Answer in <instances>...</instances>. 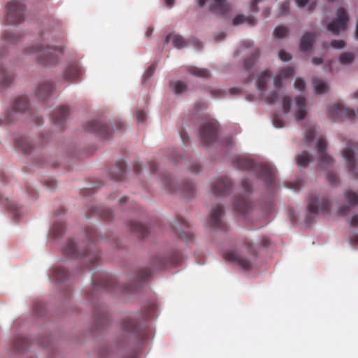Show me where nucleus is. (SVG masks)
Segmentation results:
<instances>
[{"instance_id": "nucleus-1", "label": "nucleus", "mask_w": 358, "mask_h": 358, "mask_svg": "<svg viewBox=\"0 0 358 358\" xmlns=\"http://www.w3.org/2000/svg\"><path fill=\"white\" fill-rule=\"evenodd\" d=\"M236 163L240 169L256 172L259 178L267 186L271 187L273 185L275 182V170L270 165L262 163L257 164L245 157H238L236 159Z\"/></svg>"}, {"instance_id": "nucleus-2", "label": "nucleus", "mask_w": 358, "mask_h": 358, "mask_svg": "<svg viewBox=\"0 0 358 358\" xmlns=\"http://www.w3.org/2000/svg\"><path fill=\"white\" fill-rule=\"evenodd\" d=\"M243 250L247 251L248 257H246L236 251L229 250L224 254V259L228 262L237 264L245 270H249L252 267V261L257 257V252L253 245V243L248 238L243 239L241 251Z\"/></svg>"}, {"instance_id": "nucleus-3", "label": "nucleus", "mask_w": 358, "mask_h": 358, "mask_svg": "<svg viewBox=\"0 0 358 358\" xmlns=\"http://www.w3.org/2000/svg\"><path fill=\"white\" fill-rule=\"evenodd\" d=\"M27 52L34 55L38 62L43 65H55L57 64L63 50L60 47L45 45L31 46L27 48Z\"/></svg>"}, {"instance_id": "nucleus-4", "label": "nucleus", "mask_w": 358, "mask_h": 358, "mask_svg": "<svg viewBox=\"0 0 358 358\" xmlns=\"http://www.w3.org/2000/svg\"><path fill=\"white\" fill-rule=\"evenodd\" d=\"M342 155L345 159L348 171L353 179H358V143H352L343 152Z\"/></svg>"}, {"instance_id": "nucleus-5", "label": "nucleus", "mask_w": 358, "mask_h": 358, "mask_svg": "<svg viewBox=\"0 0 358 358\" xmlns=\"http://www.w3.org/2000/svg\"><path fill=\"white\" fill-rule=\"evenodd\" d=\"M28 99L25 96H20L15 101L6 113L3 119H0V125L2 124L13 123L17 120L20 115L28 108Z\"/></svg>"}, {"instance_id": "nucleus-6", "label": "nucleus", "mask_w": 358, "mask_h": 358, "mask_svg": "<svg viewBox=\"0 0 358 358\" xmlns=\"http://www.w3.org/2000/svg\"><path fill=\"white\" fill-rule=\"evenodd\" d=\"M330 201L326 196H320L316 193H312L308 198V210L313 215H317L320 211L327 212L330 208Z\"/></svg>"}, {"instance_id": "nucleus-7", "label": "nucleus", "mask_w": 358, "mask_h": 358, "mask_svg": "<svg viewBox=\"0 0 358 358\" xmlns=\"http://www.w3.org/2000/svg\"><path fill=\"white\" fill-rule=\"evenodd\" d=\"M328 115L336 121L345 119L353 120L357 116V114L354 110L345 107L342 103H337L329 107Z\"/></svg>"}, {"instance_id": "nucleus-8", "label": "nucleus", "mask_w": 358, "mask_h": 358, "mask_svg": "<svg viewBox=\"0 0 358 358\" xmlns=\"http://www.w3.org/2000/svg\"><path fill=\"white\" fill-rule=\"evenodd\" d=\"M6 17L9 23L21 22L24 18V6L17 1L10 2L6 8Z\"/></svg>"}, {"instance_id": "nucleus-9", "label": "nucleus", "mask_w": 358, "mask_h": 358, "mask_svg": "<svg viewBox=\"0 0 358 358\" xmlns=\"http://www.w3.org/2000/svg\"><path fill=\"white\" fill-rule=\"evenodd\" d=\"M217 129L215 123L213 122H205L199 131V138L201 143L203 146H207L214 141L217 138Z\"/></svg>"}, {"instance_id": "nucleus-10", "label": "nucleus", "mask_w": 358, "mask_h": 358, "mask_svg": "<svg viewBox=\"0 0 358 358\" xmlns=\"http://www.w3.org/2000/svg\"><path fill=\"white\" fill-rule=\"evenodd\" d=\"M348 20L346 10L343 7H340L336 13V20L328 24V30L334 34H338L340 31L346 29Z\"/></svg>"}, {"instance_id": "nucleus-11", "label": "nucleus", "mask_w": 358, "mask_h": 358, "mask_svg": "<svg viewBox=\"0 0 358 358\" xmlns=\"http://www.w3.org/2000/svg\"><path fill=\"white\" fill-rule=\"evenodd\" d=\"M224 214V208L221 205H216L210 212L209 219L211 227L215 230H226L227 225L222 220Z\"/></svg>"}, {"instance_id": "nucleus-12", "label": "nucleus", "mask_w": 358, "mask_h": 358, "mask_svg": "<svg viewBox=\"0 0 358 358\" xmlns=\"http://www.w3.org/2000/svg\"><path fill=\"white\" fill-rule=\"evenodd\" d=\"M85 129L99 134L102 138H107L112 134V129L106 124L97 120L89 121L85 124Z\"/></svg>"}, {"instance_id": "nucleus-13", "label": "nucleus", "mask_w": 358, "mask_h": 358, "mask_svg": "<svg viewBox=\"0 0 358 358\" xmlns=\"http://www.w3.org/2000/svg\"><path fill=\"white\" fill-rule=\"evenodd\" d=\"M231 181L227 176H222L214 180L212 184V191L217 196H224L231 188Z\"/></svg>"}, {"instance_id": "nucleus-14", "label": "nucleus", "mask_w": 358, "mask_h": 358, "mask_svg": "<svg viewBox=\"0 0 358 358\" xmlns=\"http://www.w3.org/2000/svg\"><path fill=\"white\" fill-rule=\"evenodd\" d=\"M83 74L82 69L78 61L71 62L64 70L62 79L66 81L78 80Z\"/></svg>"}, {"instance_id": "nucleus-15", "label": "nucleus", "mask_w": 358, "mask_h": 358, "mask_svg": "<svg viewBox=\"0 0 358 358\" xmlns=\"http://www.w3.org/2000/svg\"><path fill=\"white\" fill-rule=\"evenodd\" d=\"M327 146V143L324 138H318L316 143V148L318 151L320 164L321 166L331 165L334 163L333 158L326 152Z\"/></svg>"}, {"instance_id": "nucleus-16", "label": "nucleus", "mask_w": 358, "mask_h": 358, "mask_svg": "<svg viewBox=\"0 0 358 358\" xmlns=\"http://www.w3.org/2000/svg\"><path fill=\"white\" fill-rule=\"evenodd\" d=\"M345 198L349 206L341 207L338 210L339 214L341 215H346L350 208L358 205V193L351 189L346 190L344 193Z\"/></svg>"}, {"instance_id": "nucleus-17", "label": "nucleus", "mask_w": 358, "mask_h": 358, "mask_svg": "<svg viewBox=\"0 0 358 358\" xmlns=\"http://www.w3.org/2000/svg\"><path fill=\"white\" fill-rule=\"evenodd\" d=\"M92 282L94 286L108 290L112 289L117 285L115 279L108 274H103L98 279H93Z\"/></svg>"}, {"instance_id": "nucleus-18", "label": "nucleus", "mask_w": 358, "mask_h": 358, "mask_svg": "<svg viewBox=\"0 0 358 358\" xmlns=\"http://www.w3.org/2000/svg\"><path fill=\"white\" fill-rule=\"evenodd\" d=\"M230 10L227 0H213L209 6V10L216 15H226Z\"/></svg>"}, {"instance_id": "nucleus-19", "label": "nucleus", "mask_w": 358, "mask_h": 358, "mask_svg": "<svg viewBox=\"0 0 358 358\" xmlns=\"http://www.w3.org/2000/svg\"><path fill=\"white\" fill-rule=\"evenodd\" d=\"M307 114L306 100L304 97L299 96L296 98V109L294 117L296 121L303 120Z\"/></svg>"}, {"instance_id": "nucleus-20", "label": "nucleus", "mask_w": 358, "mask_h": 358, "mask_svg": "<svg viewBox=\"0 0 358 358\" xmlns=\"http://www.w3.org/2000/svg\"><path fill=\"white\" fill-rule=\"evenodd\" d=\"M69 114V108L66 106H61L57 108L52 115V119L55 124L62 127L67 116Z\"/></svg>"}, {"instance_id": "nucleus-21", "label": "nucleus", "mask_w": 358, "mask_h": 358, "mask_svg": "<svg viewBox=\"0 0 358 358\" xmlns=\"http://www.w3.org/2000/svg\"><path fill=\"white\" fill-rule=\"evenodd\" d=\"M127 172V166L124 160H118L115 167L111 171V176L114 180H122Z\"/></svg>"}, {"instance_id": "nucleus-22", "label": "nucleus", "mask_w": 358, "mask_h": 358, "mask_svg": "<svg viewBox=\"0 0 358 358\" xmlns=\"http://www.w3.org/2000/svg\"><path fill=\"white\" fill-rule=\"evenodd\" d=\"M53 85L51 83H43L38 86L36 96L41 100L46 99L53 92Z\"/></svg>"}, {"instance_id": "nucleus-23", "label": "nucleus", "mask_w": 358, "mask_h": 358, "mask_svg": "<svg viewBox=\"0 0 358 358\" xmlns=\"http://www.w3.org/2000/svg\"><path fill=\"white\" fill-rule=\"evenodd\" d=\"M124 329L134 335H138L141 333V328L134 318L127 317L122 321Z\"/></svg>"}, {"instance_id": "nucleus-24", "label": "nucleus", "mask_w": 358, "mask_h": 358, "mask_svg": "<svg viewBox=\"0 0 358 358\" xmlns=\"http://www.w3.org/2000/svg\"><path fill=\"white\" fill-rule=\"evenodd\" d=\"M3 55L0 52V80L2 85L8 86L13 80V76L3 66Z\"/></svg>"}, {"instance_id": "nucleus-25", "label": "nucleus", "mask_w": 358, "mask_h": 358, "mask_svg": "<svg viewBox=\"0 0 358 358\" xmlns=\"http://www.w3.org/2000/svg\"><path fill=\"white\" fill-rule=\"evenodd\" d=\"M251 207V203L245 197H238L236 199L234 203V210L240 213L245 214L246 213Z\"/></svg>"}, {"instance_id": "nucleus-26", "label": "nucleus", "mask_w": 358, "mask_h": 358, "mask_svg": "<svg viewBox=\"0 0 358 358\" xmlns=\"http://www.w3.org/2000/svg\"><path fill=\"white\" fill-rule=\"evenodd\" d=\"M316 36L310 32L305 34L301 38L300 48L303 51H307L310 50L315 41Z\"/></svg>"}, {"instance_id": "nucleus-27", "label": "nucleus", "mask_w": 358, "mask_h": 358, "mask_svg": "<svg viewBox=\"0 0 358 358\" xmlns=\"http://www.w3.org/2000/svg\"><path fill=\"white\" fill-rule=\"evenodd\" d=\"M17 146L25 154H29L33 149L32 142L26 137H20L15 140Z\"/></svg>"}, {"instance_id": "nucleus-28", "label": "nucleus", "mask_w": 358, "mask_h": 358, "mask_svg": "<svg viewBox=\"0 0 358 358\" xmlns=\"http://www.w3.org/2000/svg\"><path fill=\"white\" fill-rule=\"evenodd\" d=\"M130 229L131 231L138 234L141 238L145 237L148 233V227L137 222H131L130 223Z\"/></svg>"}, {"instance_id": "nucleus-29", "label": "nucleus", "mask_w": 358, "mask_h": 358, "mask_svg": "<svg viewBox=\"0 0 358 358\" xmlns=\"http://www.w3.org/2000/svg\"><path fill=\"white\" fill-rule=\"evenodd\" d=\"M271 77V73L269 71H264L261 73L257 79V88L260 92L264 91L266 89L268 80Z\"/></svg>"}, {"instance_id": "nucleus-30", "label": "nucleus", "mask_w": 358, "mask_h": 358, "mask_svg": "<svg viewBox=\"0 0 358 358\" xmlns=\"http://www.w3.org/2000/svg\"><path fill=\"white\" fill-rule=\"evenodd\" d=\"M64 252L66 255L70 257L78 258L80 256L78 252L77 245L73 240L68 241Z\"/></svg>"}, {"instance_id": "nucleus-31", "label": "nucleus", "mask_w": 358, "mask_h": 358, "mask_svg": "<svg viewBox=\"0 0 358 358\" xmlns=\"http://www.w3.org/2000/svg\"><path fill=\"white\" fill-rule=\"evenodd\" d=\"M51 278L57 282H62L66 279L67 273L64 268L57 267L52 269Z\"/></svg>"}, {"instance_id": "nucleus-32", "label": "nucleus", "mask_w": 358, "mask_h": 358, "mask_svg": "<svg viewBox=\"0 0 358 358\" xmlns=\"http://www.w3.org/2000/svg\"><path fill=\"white\" fill-rule=\"evenodd\" d=\"M176 263V259L165 257H157L155 259V264L158 268H166Z\"/></svg>"}, {"instance_id": "nucleus-33", "label": "nucleus", "mask_w": 358, "mask_h": 358, "mask_svg": "<svg viewBox=\"0 0 358 358\" xmlns=\"http://www.w3.org/2000/svg\"><path fill=\"white\" fill-rule=\"evenodd\" d=\"M172 38L173 45L176 48H182L186 45V41L185 39L179 35H171L169 34L166 37L165 43H169V41Z\"/></svg>"}, {"instance_id": "nucleus-34", "label": "nucleus", "mask_w": 358, "mask_h": 358, "mask_svg": "<svg viewBox=\"0 0 358 358\" xmlns=\"http://www.w3.org/2000/svg\"><path fill=\"white\" fill-rule=\"evenodd\" d=\"M28 339L22 336H17L13 343V347L17 351L26 350L28 348Z\"/></svg>"}, {"instance_id": "nucleus-35", "label": "nucleus", "mask_w": 358, "mask_h": 358, "mask_svg": "<svg viewBox=\"0 0 358 358\" xmlns=\"http://www.w3.org/2000/svg\"><path fill=\"white\" fill-rule=\"evenodd\" d=\"M82 255L84 257L85 261L88 262L91 265L95 264L100 259L99 253L94 250L85 251Z\"/></svg>"}, {"instance_id": "nucleus-36", "label": "nucleus", "mask_w": 358, "mask_h": 358, "mask_svg": "<svg viewBox=\"0 0 358 358\" xmlns=\"http://www.w3.org/2000/svg\"><path fill=\"white\" fill-rule=\"evenodd\" d=\"M260 55V51L259 49H256L251 54L250 57H248L244 62V67L247 70H250L252 68V66L255 64L259 56Z\"/></svg>"}, {"instance_id": "nucleus-37", "label": "nucleus", "mask_w": 358, "mask_h": 358, "mask_svg": "<svg viewBox=\"0 0 358 358\" xmlns=\"http://www.w3.org/2000/svg\"><path fill=\"white\" fill-rule=\"evenodd\" d=\"M243 22H247L250 25H254L256 24V20L254 17H245L243 15H238L233 19V24L235 26L243 24Z\"/></svg>"}, {"instance_id": "nucleus-38", "label": "nucleus", "mask_w": 358, "mask_h": 358, "mask_svg": "<svg viewBox=\"0 0 358 358\" xmlns=\"http://www.w3.org/2000/svg\"><path fill=\"white\" fill-rule=\"evenodd\" d=\"M188 72L194 76L208 78L210 77V72L206 69H200L196 66H190L188 69Z\"/></svg>"}, {"instance_id": "nucleus-39", "label": "nucleus", "mask_w": 358, "mask_h": 358, "mask_svg": "<svg viewBox=\"0 0 358 358\" xmlns=\"http://www.w3.org/2000/svg\"><path fill=\"white\" fill-rule=\"evenodd\" d=\"M0 203L6 205L8 209L13 213L15 218H17L20 215L19 209L17 205L10 201L8 199H4L0 196Z\"/></svg>"}, {"instance_id": "nucleus-40", "label": "nucleus", "mask_w": 358, "mask_h": 358, "mask_svg": "<svg viewBox=\"0 0 358 358\" xmlns=\"http://www.w3.org/2000/svg\"><path fill=\"white\" fill-rule=\"evenodd\" d=\"M313 84L314 85L315 90L317 94L324 93L328 90L327 84L318 78H314L313 79Z\"/></svg>"}, {"instance_id": "nucleus-41", "label": "nucleus", "mask_w": 358, "mask_h": 358, "mask_svg": "<svg viewBox=\"0 0 358 358\" xmlns=\"http://www.w3.org/2000/svg\"><path fill=\"white\" fill-rule=\"evenodd\" d=\"M170 86L176 94H180L187 91L186 83L181 80L172 81L170 83Z\"/></svg>"}, {"instance_id": "nucleus-42", "label": "nucleus", "mask_w": 358, "mask_h": 358, "mask_svg": "<svg viewBox=\"0 0 358 358\" xmlns=\"http://www.w3.org/2000/svg\"><path fill=\"white\" fill-rule=\"evenodd\" d=\"M310 155L308 152H304L296 157L297 165L300 167L307 166L310 162Z\"/></svg>"}, {"instance_id": "nucleus-43", "label": "nucleus", "mask_w": 358, "mask_h": 358, "mask_svg": "<svg viewBox=\"0 0 358 358\" xmlns=\"http://www.w3.org/2000/svg\"><path fill=\"white\" fill-rule=\"evenodd\" d=\"M65 229V225L62 222L56 221L55 222L53 226H52V233L54 234V236L55 238L59 237L61 236Z\"/></svg>"}, {"instance_id": "nucleus-44", "label": "nucleus", "mask_w": 358, "mask_h": 358, "mask_svg": "<svg viewBox=\"0 0 358 358\" xmlns=\"http://www.w3.org/2000/svg\"><path fill=\"white\" fill-rule=\"evenodd\" d=\"M315 136V127L314 125L308 126L305 131V141L306 143L311 142Z\"/></svg>"}, {"instance_id": "nucleus-45", "label": "nucleus", "mask_w": 358, "mask_h": 358, "mask_svg": "<svg viewBox=\"0 0 358 358\" xmlns=\"http://www.w3.org/2000/svg\"><path fill=\"white\" fill-rule=\"evenodd\" d=\"M289 29L287 27H276L273 31V35L277 38H282L287 35Z\"/></svg>"}, {"instance_id": "nucleus-46", "label": "nucleus", "mask_w": 358, "mask_h": 358, "mask_svg": "<svg viewBox=\"0 0 358 358\" xmlns=\"http://www.w3.org/2000/svg\"><path fill=\"white\" fill-rule=\"evenodd\" d=\"M3 38L6 42L10 43H15L20 40L21 36L17 35L13 32H5Z\"/></svg>"}, {"instance_id": "nucleus-47", "label": "nucleus", "mask_w": 358, "mask_h": 358, "mask_svg": "<svg viewBox=\"0 0 358 358\" xmlns=\"http://www.w3.org/2000/svg\"><path fill=\"white\" fill-rule=\"evenodd\" d=\"M354 55L352 52H343L340 55L339 60L343 64H349L354 60Z\"/></svg>"}, {"instance_id": "nucleus-48", "label": "nucleus", "mask_w": 358, "mask_h": 358, "mask_svg": "<svg viewBox=\"0 0 358 358\" xmlns=\"http://www.w3.org/2000/svg\"><path fill=\"white\" fill-rule=\"evenodd\" d=\"M303 185V180L301 178L296 179L294 182L287 183V187L292 189L296 192L299 191Z\"/></svg>"}, {"instance_id": "nucleus-49", "label": "nucleus", "mask_w": 358, "mask_h": 358, "mask_svg": "<svg viewBox=\"0 0 358 358\" xmlns=\"http://www.w3.org/2000/svg\"><path fill=\"white\" fill-rule=\"evenodd\" d=\"M152 274L151 270L148 268H143L138 271L137 278L139 281H144Z\"/></svg>"}, {"instance_id": "nucleus-50", "label": "nucleus", "mask_w": 358, "mask_h": 358, "mask_svg": "<svg viewBox=\"0 0 358 358\" xmlns=\"http://www.w3.org/2000/svg\"><path fill=\"white\" fill-rule=\"evenodd\" d=\"M292 103V101L289 96H285L283 97L282 101V110L285 113L287 114L289 113L290 109H291Z\"/></svg>"}, {"instance_id": "nucleus-51", "label": "nucleus", "mask_w": 358, "mask_h": 358, "mask_svg": "<svg viewBox=\"0 0 358 358\" xmlns=\"http://www.w3.org/2000/svg\"><path fill=\"white\" fill-rule=\"evenodd\" d=\"M294 73V69L292 67H287L282 69L279 72V75L282 77V78H289L293 76Z\"/></svg>"}, {"instance_id": "nucleus-52", "label": "nucleus", "mask_w": 358, "mask_h": 358, "mask_svg": "<svg viewBox=\"0 0 358 358\" xmlns=\"http://www.w3.org/2000/svg\"><path fill=\"white\" fill-rule=\"evenodd\" d=\"M327 180L331 185H336L338 182V178L336 173L330 171L327 173Z\"/></svg>"}, {"instance_id": "nucleus-53", "label": "nucleus", "mask_w": 358, "mask_h": 358, "mask_svg": "<svg viewBox=\"0 0 358 358\" xmlns=\"http://www.w3.org/2000/svg\"><path fill=\"white\" fill-rule=\"evenodd\" d=\"M273 124L277 128L283 127L285 122L278 115H275L273 118Z\"/></svg>"}, {"instance_id": "nucleus-54", "label": "nucleus", "mask_w": 358, "mask_h": 358, "mask_svg": "<svg viewBox=\"0 0 358 358\" xmlns=\"http://www.w3.org/2000/svg\"><path fill=\"white\" fill-rule=\"evenodd\" d=\"M294 87L299 90L303 91L306 87L305 81L300 78H297L294 82Z\"/></svg>"}, {"instance_id": "nucleus-55", "label": "nucleus", "mask_w": 358, "mask_h": 358, "mask_svg": "<svg viewBox=\"0 0 358 358\" xmlns=\"http://www.w3.org/2000/svg\"><path fill=\"white\" fill-rule=\"evenodd\" d=\"M331 46L336 49H341L345 46V43L343 40H333L331 42Z\"/></svg>"}, {"instance_id": "nucleus-56", "label": "nucleus", "mask_w": 358, "mask_h": 358, "mask_svg": "<svg viewBox=\"0 0 358 358\" xmlns=\"http://www.w3.org/2000/svg\"><path fill=\"white\" fill-rule=\"evenodd\" d=\"M278 55L280 59L283 62H288L292 59L291 55L285 50H280Z\"/></svg>"}, {"instance_id": "nucleus-57", "label": "nucleus", "mask_w": 358, "mask_h": 358, "mask_svg": "<svg viewBox=\"0 0 358 358\" xmlns=\"http://www.w3.org/2000/svg\"><path fill=\"white\" fill-rule=\"evenodd\" d=\"M156 66L155 64H151L148 69L146 70L144 78L145 80H148L154 73V71H155Z\"/></svg>"}, {"instance_id": "nucleus-58", "label": "nucleus", "mask_w": 358, "mask_h": 358, "mask_svg": "<svg viewBox=\"0 0 358 358\" xmlns=\"http://www.w3.org/2000/svg\"><path fill=\"white\" fill-rule=\"evenodd\" d=\"M87 236L90 242L96 241V232L94 229H88L87 231Z\"/></svg>"}, {"instance_id": "nucleus-59", "label": "nucleus", "mask_w": 358, "mask_h": 358, "mask_svg": "<svg viewBox=\"0 0 358 358\" xmlns=\"http://www.w3.org/2000/svg\"><path fill=\"white\" fill-rule=\"evenodd\" d=\"M289 9V3L287 1L283 2L280 6V14L286 15L288 13Z\"/></svg>"}, {"instance_id": "nucleus-60", "label": "nucleus", "mask_w": 358, "mask_h": 358, "mask_svg": "<svg viewBox=\"0 0 358 358\" xmlns=\"http://www.w3.org/2000/svg\"><path fill=\"white\" fill-rule=\"evenodd\" d=\"M210 94L215 98L222 97L227 93L225 91L222 90H213L210 91Z\"/></svg>"}, {"instance_id": "nucleus-61", "label": "nucleus", "mask_w": 358, "mask_h": 358, "mask_svg": "<svg viewBox=\"0 0 358 358\" xmlns=\"http://www.w3.org/2000/svg\"><path fill=\"white\" fill-rule=\"evenodd\" d=\"M194 189V185L192 183H188L185 187V191L187 192L188 196L193 195Z\"/></svg>"}, {"instance_id": "nucleus-62", "label": "nucleus", "mask_w": 358, "mask_h": 358, "mask_svg": "<svg viewBox=\"0 0 358 358\" xmlns=\"http://www.w3.org/2000/svg\"><path fill=\"white\" fill-rule=\"evenodd\" d=\"M242 185L246 194H250L252 192L251 184L248 180L243 181Z\"/></svg>"}, {"instance_id": "nucleus-63", "label": "nucleus", "mask_w": 358, "mask_h": 358, "mask_svg": "<svg viewBox=\"0 0 358 358\" xmlns=\"http://www.w3.org/2000/svg\"><path fill=\"white\" fill-rule=\"evenodd\" d=\"M137 120L138 122H144L146 120V114L144 111L138 110L137 111Z\"/></svg>"}, {"instance_id": "nucleus-64", "label": "nucleus", "mask_w": 358, "mask_h": 358, "mask_svg": "<svg viewBox=\"0 0 358 358\" xmlns=\"http://www.w3.org/2000/svg\"><path fill=\"white\" fill-rule=\"evenodd\" d=\"M194 108L196 112L202 110L206 108V104L203 101H197L194 104Z\"/></svg>"}]
</instances>
